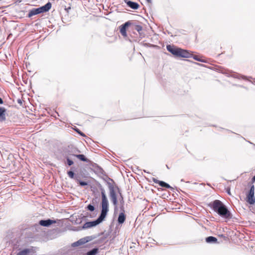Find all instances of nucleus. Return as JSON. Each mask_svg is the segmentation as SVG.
Listing matches in <instances>:
<instances>
[{"instance_id":"e433bc0d","label":"nucleus","mask_w":255,"mask_h":255,"mask_svg":"<svg viewBox=\"0 0 255 255\" xmlns=\"http://www.w3.org/2000/svg\"><path fill=\"white\" fill-rule=\"evenodd\" d=\"M166 167L167 168H169L168 166L166 165Z\"/></svg>"},{"instance_id":"c756f323","label":"nucleus","mask_w":255,"mask_h":255,"mask_svg":"<svg viewBox=\"0 0 255 255\" xmlns=\"http://www.w3.org/2000/svg\"><path fill=\"white\" fill-rule=\"evenodd\" d=\"M153 180L154 183H158L159 184V182L160 181L159 180H157L156 179H155V178H153Z\"/></svg>"},{"instance_id":"39448f33","label":"nucleus","mask_w":255,"mask_h":255,"mask_svg":"<svg viewBox=\"0 0 255 255\" xmlns=\"http://www.w3.org/2000/svg\"><path fill=\"white\" fill-rule=\"evenodd\" d=\"M132 23L130 21H128L121 25L120 32L123 36L126 37L127 36L126 29Z\"/></svg>"},{"instance_id":"f3484780","label":"nucleus","mask_w":255,"mask_h":255,"mask_svg":"<svg viewBox=\"0 0 255 255\" xmlns=\"http://www.w3.org/2000/svg\"><path fill=\"white\" fill-rule=\"evenodd\" d=\"M73 156H76L80 160L88 162L89 159H87L84 154H72Z\"/></svg>"},{"instance_id":"473e14b6","label":"nucleus","mask_w":255,"mask_h":255,"mask_svg":"<svg viewBox=\"0 0 255 255\" xmlns=\"http://www.w3.org/2000/svg\"><path fill=\"white\" fill-rule=\"evenodd\" d=\"M147 1V2L148 3H151V0H146Z\"/></svg>"},{"instance_id":"c85d7f7f","label":"nucleus","mask_w":255,"mask_h":255,"mask_svg":"<svg viewBox=\"0 0 255 255\" xmlns=\"http://www.w3.org/2000/svg\"><path fill=\"white\" fill-rule=\"evenodd\" d=\"M252 191V192H254L255 193V187H254V185H252L251 188H250V191Z\"/></svg>"},{"instance_id":"9b49d317","label":"nucleus","mask_w":255,"mask_h":255,"mask_svg":"<svg viewBox=\"0 0 255 255\" xmlns=\"http://www.w3.org/2000/svg\"><path fill=\"white\" fill-rule=\"evenodd\" d=\"M124 1L128 7L133 9H137L139 7V4L136 2L132 1L129 0H124Z\"/></svg>"},{"instance_id":"393cba45","label":"nucleus","mask_w":255,"mask_h":255,"mask_svg":"<svg viewBox=\"0 0 255 255\" xmlns=\"http://www.w3.org/2000/svg\"><path fill=\"white\" fill-rule=\"evenodd\" d=\"M87 208L88 210L92 212L94 211L95 210V207L93 205L91 204H89L87 206Z\"/></svg>"},{"instance_id":"ddd939ff","label":"nucleus","mask_w":255,"mask_h":255,"mask_svg":"<svg viewBox=\"0 0 255 255\" xmlns=\"http://www.w3.org/2000/svg\"><path fill=\"white\" fill-rule=\"evenodd\" d=\"M16 255H32V250L30 249L19 250Z\"/></svg>"},{"instance_id":"6ab92c4d","label":"nucleus","mask_w":255,"mask_h":255,"mask_svg":"<svg viewBox=\"0 0 255 255\" xmlns=\"http://www.w3.org/2000/svg\"><path fill=\"white\" fill-rule=\"evenodd\" d=\"M159 185L161 187H165L166 188H171V186L168 184L162 181H160L159 182Z\"/></svg>"},{"instance_id":"f03ea898","label":"nucleus","mask_w":255,"mask_h":255,"mask_svg":"<svg viewBox=\"0 0 255 255\" xmlns=\"http://www.w3.org/2000/svg\"><path fill=\"white\" fill-rule=\"evenodd\" d=\"M208 206L224 219L229 220L232 217L230 211L226 205L219 200H215L210 202L208 204Z\"/></svg>"},{"instance_id":"7ed1b4c3","label":"nucleus","mask_w":255,"mask_h":255,"mask_svg":"<svg viewBox=\"0 0 255 255\" xmlns=\"http://www.w3.org/2000/svg\"><path fill=\"white\" fill-rule=\"evenodd\" d=\"M109 188L110 190V196L113 205L116 208L118 205V199L116 193L114 189V186L110 183H108Z\"/></svg>"},{"instance_id":"cd10ccee","label":"nucleus","mask_w":255,"mask_h":255,"mask_svg":"<svg viewBox=\"0 0 255 255\" xmlns=\"http://www.w3.org/2000/svg\"><path fill=\"white\" fill-rule=\"evenodd\" d=\"M75 130L79 134H80L81 135L83 136H85V135L84 133H83L82 131H81L79 129L77 128L76 129H75Z\"/></svg>"},{"instance_id":"f704fd0d","label":"nucleus","mask_w":255,"mask_h":255,"mask_svg":"<svg viewBox=\"0 0 255 255\" xmlns=\"http://www.w3.org/2000/svg\"><path fill=\"white\" fill-rule=\"evenodd\" d=\"M228 193L229 194H230V191H228Z\"/></svg>"},{"instance_id":"0eeeda50","label":"nucleus","mask_w":255,"mask_h":255,"mask_svg":"<svg viewBox=\"0 0 255 255\" xmlns=\"http://www.w3.org/2000/svg\"><path fill=\"white\" fill-rule=\"evenodd\" d=\"M89 237H87L84 238H82L78 240V241L73 243L72 244V247H78L80 245H84V244L87 243L89 241Z\"/></svg>"},{"instance_id":"4be33fe9","label":"nucleus","mask_w":255,"mask_h":255,"mask_svg":"<svg viewBox=\"0 0 255 255\" xmlns=\"http://www.w3.org/2000/svg\"><path fill=\"white\" fill-rule=\"evenodd\" d=\"M233 76L234 78H238V79H240L241 77H242L243 79H245V80L247 79V78L245 76H242V75H241L239 74H234L233 75Z\"/></svg>"},{"instance_id":"f257e3e1","label":"nucleus","mask_w":255,"mask_h":255,"mask_svg":"<svg viewBox=\"0 0 255 255\" xmlns=\"http://www.w3.org/2000/svg\"><path fill=\"white\" fill-rule=\"evenodd\" d=\"M99 188L101 191L102 196V209L100 215L96 220L86 222L83 226V229H88L96 226L102 223L105 220L107 215V213L109 211V201L104 188L100 184L99 186Z\"/></svg>"},{"instance_id":"7c9ffc66","label":"nucleus","mask_w":255,"mask_h":255,"mask_svg":"<svg viewBox=\"0 0 255 255\" xmlns=\"http://www.w3.org/2000/svg\"><path fill=\"white\" fill-rule=\"evenodd\" d=\"M3 103V101L2 99L0 97V104H2Z\"/></svg>"},{"instance_id":"72a5a7b5","label":"nucleus","mask_w":255,"mask_h":255,"mask_svg":"<svg viewBox=\"0 0 255 255\" xmlns=\"http://www.w3.org/2000/svg\"><path fill=\"white\" fill-rule=\"evenodd\" d=\"M99 170H100V171L103 172V170L101 168H99Z\"/></svg>"},{"instance_id":"423d86ee","label":"nucleus","mask_w":255,"mask_h":255,"mask_svg":"<svg viewBox=\"0 0 255 255\" xmlns=\"http://www.w3.org/2000/svg\"><path fill=\"white\" fill-rule=\"evenodd\" d=\"M56 223V221L55 220H51V219H47V220H40L39 222V224L40 225L43 226V227H49L50 225H51L52 224H54Z\"/></svg>"},{"instance_id":"aec40b11","label":"nucleus","mask_w":255,"mask_h":255,"mask_svg":"<svg viewBox=\"0 0 255 255\" xmlns=\"http://www.w3.org/2000/svg\"><path fill=\"white\" fill-rule=\"evenodd\" d=\"M133 26L134 29L138 32H140L142 30V27L140 25H134Z\"/></svg>"},{"instance_id":"412c9836","label":"nucleus","mask_w":255,"mask_h":255,"mask_svg":"<svg viewBox=\"0 0 255 255\" xmlns=\"http://www.w3.org/2000/svg\"><path fill=\"white\" fill-rule=\"evenodd\" d=\"M193 57L194 59L198 61H200V62H205V61L201 59V58H199L198 56L197 55H193L192 54V57Z\"/></svg>"},{"instance_id":"b1692460","label":"nucleus","mask_w":255,"mask_h":255,"mask_svg":"<svg viewBox=\"0 0 255 255\" xmlns=\"http://www.w3.org/2000/svg\"><path fill=\"white\" fill-rule=\"evenodd\" d=\"M67 174L70 178L72 179L74 178L75 174L73 171H69L67 172Z\"/></svg>"},{"instance_id":"2f4dec72","label":"nucleus","mask_w":255,"mask_h":255,"mask_svg":"<svg viewBox=\"0 0 255 255\" xmlns=\"http://www.w3.org/2000/svg\"><path fill=\"white\" fill-rule=\"evenodd\" d=\"M252 180L253 182H255V175L253 177Z\"/></svg>"},{"instance_id":"20e7f679","label":"nucleus","mask_w":255,"mask_h":255,"mask_svg":"<svg viewBox=\"0 0 255 255\" xmlns=\"http://www.w3.org/2000/svg\"><path fill=\"white\" fill-rule=\"evenodd\" d=\"M176 57L182 58H190L192 57V54L186 50L179 48Z\"/></svg>"},{"instance_id":"9d476101","label":"nucleus","mask_w":255,"mask_h":255,"mask_svg":"<svg viewBox=\"0 0 255 255\" xmlns=\"http://www.w3.org/2000/svg\"><path fill=\"white\" fill-rule=\"evenodd\" d=\"M6 109L4 107H0V123L6 121Z\"/></svg>"},{"instance_id":"2eb2a0df","label":"nucleus","mask_w":255,"mask_h":255,"mask_svg":"<svg viewBox=\"0 0 255 255\" xmlns=\"http://www.w3.org/2000/svg\"><path fill=\"white\" fill-rule=\"evenodd\" d=\"M39 13H40V12L39 11L38 8H32V9H31L29 11L28 14V17H31V16H33V15H36V14H38Z\"/></svg>"},{"instance_id":"f8f14e48","label":"nucleus","mask_w":255,"mask_h":255,"mask_svg":"<svg viewBox=\"0 0 255 255\" xmlns=\"http://www.w3.org/2000/svg\"><path fill=\"white\" fill-rule=\"evenodd\" d=\"M51 7V3L50 2H47L44 5L38 7L39 11L41 13H43L49 11Z\"/></svg>"},{"instance_id":"bb28decb","label":"nucleus","mask_w":255,"mask_h":255,"mask_svg":"<svg viewBox=\"0 0 255 255\" xmlns=\"http://www.w3.org/2000/svg\"><path fill=\"white\" fill-rule=\"evenodd\" d=\"M79 184L81 186H82L87 185V184H88L87 182L83 181H80Z\"/></svg>"},{"instance_id":"dca6fc26","label":"nucleus","mask_w":255,"mask_h":255,"mask_svg":"<svg viewBox=\"0 0 255 255\" xmlns=\"http://www.w3.org/2000/svg\"><path fill=\"white\" fill-rule=\"evenodd\" d=\"M206 242L208 243H217L218 240L216 237L209 236L206 238Z\"/></svg>"},{"instance_id":"6e6552de","label":"nucleus","mask_w":255,"mask_h":255,"mask_svg":"<svg viewBox=\"0 0 255 255\" xmlns=\"http://www.w3.org/2000/svg\"><path fill=\"white\" fill-rule=\"evenodd\" d=\"M166 49L169 52L174 56H177L179 48H177L173 45H167L166 46Z\"/></svg>"},{"instance_id":"a211bd4d","label":"nucleus","mask_w":255,"mask_h":255,"mask_svg":"<svg viewBox=\"0 0 255 255\" xmlns=\"http://www.w3.org/2000/svg\"><path fill=\"white\" fill-rule=\"evenodd\" d=\"M98 253V249L94 248L88 252L85 255H96Z\"/></svg>"},{"instance_id":"a878e982","label":"nucleus","mask_w":255,"mask_h":255,"mask_svg":"<svg viewBox=\"0 0 255 255\" xmlns=\"http://www.w3.org/2000/svg\"><path fill=\"white\" fill-rule=\"evenodd\" d=\"M67 163L69 166H71L73 164V161L71 160L68 157H66Z\"/></svg>"},{"instance_id":"1a4fd4ad","label":"nucleus","mask_w":255,"mask_h":255,"mask_svg":"<svg viewBox=\"0 0 255 255\" xmlns=\"http://www.w3.org/2000/svg\"><path fill=\"white\" fill-rule=\"evenodd\" d=\"M255 193L249 191L247 196V201L250 204H254L255 203Z\"/></svg>"},{"instance_id":"c9c22d12","label":"nucleus","mask_w":255,"mask_h":255,"mask_svg":"<svg viewBox=\"0 0 255 255\" xmlns=\"http://www.w3.org/2000/svg\"><path fill=\"white\" fill-rule=\"evenodd\" d=\"M71 8L69 7L67 8L68 10H69V9H70Z\"/></svg>"},{"instance_id":"5701e85b","label":"nucleus","mask_w":255,"mask_h":255,"mask_svg":"<svg viewBox=\"0 0 255 255\" xmlns=\"http://www.w3.org/2000/svg\"><path fill=\"white\" fill-rule=\"evenodd\" d=\"M118 192L120 194V198L119 199L120 201V202L121 204H124V198L122 195V193H121V191L120 190V189L119 188H118Z\"/></svg>"},{"instance_id":"4468645a","label":"nucleus","mask_w":255,"mask_h":255,"mask_svg":"<svg viewBox=\"0 0 255 255\" xmlns=\"http://www.w3.org/2000/svg\"><path fill=\"white\" fill-rule=\"evenodd\" d=\"M123 212L120 213L119 214L118 218V222L119 224H122L124 223L126 220V215L124 214V209H122Z\"/></svg>"}]
</instances>
